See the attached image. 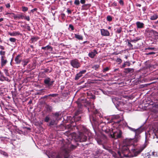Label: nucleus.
<instances>
[{
  "label": "nucleus",
  "instance_id": "nucleus-23",
  "mask_svg": "<svg viewBox=\"0 0 158 158\" xmlns=\"http://www.w3.org/2000/svg\"><path fill=\"white\" fill-rule=\"evenodd\" d=\"M130 63L129 62L126 61L124 62L123 64L122 65L121 67L122 68H123L126 67V65H127L128 66H129L130 65Z\"/></svg>",
  "mask_w": 158,
  "mask_h": 158
},
{
  "label": "nucleus",
  "instance_id": "nucleus-18",
  "mask_svg": "<svg viewBox=\"0 0 158 158\" xmlns=\"http://www.w3.org/2000/svg\"><path fill=\"white\" fill-rule=\"evenodd\" d=\"M124 72L126 73H127L130 72H134V69L131 68H126L124 69Z\"/></svg>",
  "mask_w": 158,
  "mask_h": 158
},
{
  "label": "nucleus",
  "instance_id": "nucleus-27",
  "mask_svg": "<svg viewBox=\"0 0 158 158\" xmlns=\"http://www.w3.org/2000/svg\"><path fill=\"white\" fill-rule=\"evenodd\" d=\"M75 121H78L81 119V116H73Z\"/></svg>",
  "mask_w": 158,
  "mask_h": 158
},
{
  "label": "nucleus",
  "instance_id": "nucleus-35",
  "mask_svg": "<svg viewBox=\"0 0 158 158\" xmlns=\"http://www.w3.org/2000/svg\"><path fill=\"white\" fill-rule=\"evenodd\" d=\"M99 67V65L98 64H96L94 65L93 67L92 68L94 69L95 70H96Z\"/></svg>",
  "mask_w": 158,
  "mask_h": 158
},
{
  "label": "nucleus",
  "instance_id": "nucleus-45",
  "mask_svg": "<svg viewBox=\"0 0 158 158\" xmlns=\"http://www.w3.org/2000/svg\"><path fill=\"white\" fill-rule=\"evenodd\" d=\"M97 143L99 144L102 143V141L100 139H97Z\"/></svg>",
  "mask_w": 158,
  "mask_h": 158
},
{
  "label": "nucleus",
  "instance_id": "nucleus-40",
  "mask_svg": "<svg viewBox=\"0 0 158 158\" xmlns=\"http://www.w3.org/2000/svg\"><path fill=\"white\" fill-rule=\"evenodd\" d=\"M46 48L48 50V49H50V51H52L53 48H52L51 46H49V45H48L46 46Z\"/></svg>",
  "mask_w": 158,
  "mask_h": 158
},
{
  "label": "nucleus",
  "instance_id": "nucleus-37",
  "mask_svg": "<svg viewBox=\"0 0 158 158\" xmlns=\"http://www.w3.org/2000/svg\"><path fill=\"white\" fill-rule=\"evenodd\" d=\"M4 71L5 73V74H6V75L7 76H9V73L8 72V70L7 69H5L4 70Z\"/></svg>",
  "mask_w": 158,
  "mask_h": 158
},
{
  "label": "nucleus",
  "instance_id": "nucleus-63",
  "mask_svg": "<svg viewBox=\"0 0 158 158\" xmlns=\"http://www.w3.org/2000/svg\"><path fill=\"white\" fill-rule=\"evenodd\" d=\"M119 116L118 115H116L115 116V118L116 119L118 118H119Z\"/></svg>",
  "mask_w": 158,
  "mask_h": 158
},
{
  "label": "nucleus",
  "instance_id": "nucleus-15",
  "mask_svg": "<svg viewBox=\"0 0 158 158\" xmlns=\"http://www.w3.org/2000/svg\"><path fill=\"white\" fill-rule=\"evenodd\" d=\"M5 57L4 56H2L1 58V66L3 67L4 66L7 62V61L6 59H5Z\"/></svg>",
  "mask_w": 158,
  "mask_h": 158
},
{
  "label": "nucleus",
  "instance_id": "nucleus-24",
  "mask_svg": "<svg viewBox=\"0 0 158 158\" xmlns=\"http://www.w3.org/2000/svg\"><path fill=\"white\" fill-rule=\"evenodd\" d=\"M52 69L50 68L49 69H44V73H50L52 71Z\"/></svg>",
  "mask_w": 158,
  "mask_h": 158
},
{
  "label": "nucleus",
  "instance_id": "nucleus-52",
  "mask_svg": "<svg viewBox=\"0 0 158 158\" xmlns=\"http://www.w3.org/2000/svg\"><path fill=\"white\" fill-rule=\"evenodd\" d=\"M119 3L122 5H123L124 4L122 0H120L119 1Z\"/></svg>",
  "mask_w": 158,
  "mask_h": 158
},
{
  "label": "nucleus",
  "instance_id": "nucleus-14",
  "mask_svg": "<svg viewBox=\"0 0 158 158\" xmlns=\"http://www.w3.org/2000/svg\"><path fill=\"white\" fill-rule=\"evenodd\" d=\"M0 80L1 81H9L8 78L6 77H4L2 73L1 72H0Z\"/></svg>",
  "mask_w": 158,
  "mask_h": 158
},
{
  "label": "nucleus",
  "instance_id": "nucleus-29",
  "mask_svg": "<svg viewBox=\"0 0 158 158\" xmlns=\"http://www.w3.org/2000/svg\"><path fill=\"white\" fill-rule=\"evenodd\" d=\"M0 153L6 156H8V155L6 152L4 151H3L1 150H0Z\"/></svg>",
  "mask_w": 158,
  "mask_h": 158
},
{
  "label": "nucleus",
  "instance_id": "nucleus-7",
  "mask_svg": "<svg viewBox=\"0 0 158 158\" xmlns=\"http://www.w3.org/2000/svg\"><path fill=\"white\" fill-rule=\"evenodd\" d=\"M54 81H51V79L49 77L45 78L44 81V83L48 87H49L52 85Z\"/></svg>",
  "mask_w": 158,
  "mask_h": 158
},
{
  "label": "nucleus",
  "instance_id": "nucleus-60",
  "mask_svg": "<svg viewBox=\"0 0 158 158\" xmlns=\"http://www.w3.org/2000/svg\"><path fill=\"white\" fill-rule=\"evenodd\" d=\"M136 6H139V7H141V4H138V3H136Z\"/></svg>",
  "mask_w": 158,
  "mask_h": 158
},
{
  "label": "nucleus",
  "instance_id": "nucleus-36",
  "mask_svg": "<svg viewBox=\"0 0 158 158\" xmlns=\"http://www.w3.org/2000/svg\"><path fill=\"white\" fill-rule=\"evenodd\" d=\"M58 95V94H50L48 95V97L51 96L52 97H56Z\"/></svg>",
  "mask_w": 158,
  "mask_h": 158
},
{
  "label": "nucleus",
  "instance_id": "nucleus-9",
  "mask_svg": "<svg viewBox=\"0 0 158 158\" xmlns=\"http://www.w3.org/2000/svg\"><path fill=\"white\" fill-rule=\"evenodd\" d=\"M122 134L120 131H119V133L117 132H114L112 134H111V137L114 139H117L118 138H120L121 137Z\"/></svg>",
  "mask_w": 158,
  "mask_h": 158
},
{
  "label": "nucleus",
  "instance_id": "nucleus-3",
  "mask_svg": "<svg viewBox=\"0 0 158 158\" xmlns=\"http://www.w3.org/2000/svg\"><path fill=\"white\" fill-rule=\"evenodd\" d=\"M126 126H127L129 130L135 133V139H131L130 140L131 143V144H133V143H136L138 141V139L139 137V135L143 132V130L141 128L137 129L132 128L128 126L127 123H126Z\"/></svg>",
  "mask_w": 158,
  "mask_h": 158
},
{
  "label": "nucleus",
  "instance_id": "nucleus-50",
  "mask_svg": "<svg viewBox=\"0 0 158 158\" xmlns=\"http://www.w3.org/2000/svg\"><path fill=\"white\" fill-rule=\"evenodd\" d=\"M155 54V53L154 52H149L148 53H145V55H152L153 54Z\"/></svg>",
  "mask_w": 158,
  "mask_h": 158
},
{
  "label": "nucleus",
  "instance_id": "nucleus-20",
  "mask_svg": "<svg viewBox=\"0 0 158 158\" xmlns=\"http://www.w3.org/2000/svg\"><path fill=\"white\" fill-rule=\"evenodd\" d=\"M56 124V121L54 119L51 120L50 122L48 123V125L51 126L52 125H54Z\"/></svg>",
  "mask_w": 158,
  "mask_h": 158
},
{
  "label": "nucleus",
  "instance_id": "nucleus-49",
  "mask_svg": "<svg viewBox=\"0 0 158 158\" xmlns=\"http://www.w3.org/2000/svg\"><path fill=\"white\" fill-rule=\"evenodd\" d=\"M116 61L117 62H119L120 63L122 62L121 59L119 58H117Z\"/></svg>",
  "mask_w": 158,
  "mask_h": 158
},
{
  "label": "nucleus",
  "instance_id": "nucleus-48",
  "mask_svg": "<svg viewBox=\"0 0 158 158\" xmlns=\"http://www.w3.org/2000/svg\"><path fill=\"white\" fill-rule=\"evenodd\" d=\"M131 42L130 41H128V46L130 47V48H132L133 47V45H132L131 43H130Z\"/></svg>",
  "mask_w": 158,
  "mask_h": 158
},
{
  "label": "nucleus",
  "instance_id": "nucleus-32",
  "mask_svg": "<svg viewBox=\"0 0 158 158\" xmlns=\"http://www.w3.org/2000/svg\"><path fill=\"white\" fill-rule=\"evenodd\" d=\"M50 120V118L48 116H46L44 119V121L46 122H48Z\"/></svg>",
  "mask_w": 158,
  "mask_h": 158
},
{
  "label": "nucleus",
  "instance_id": "nucleus-55",
  "mask_svg": "<svg viewBox=\"0 0 158 158\" xmlns=\"http://www.w3.org/2000/svg\"><path fill=\"white\" fill-rule=\"evenodd\" d=\"M37 10V8H34V9H32V10H31V12L32 13H34V12L35 11H36V10Z\"/></svg>",
  "mask_w": 158,
  "mask_h": 158
},
{
  "label": "nucleus",
  "instance_id": "nucleus-31",
  "mask_svg": "<svg viewBox=\"0 0 158 158\" xmlns=\"http://www.w3.org/2000/svg\"><path fill=\"white\" fill-rule=\"evenodd\" d=\"M81 113V110H77L76 111L75 114V115L74 116H78V115L80 114Z\"/></svg>",
  "mask_w": 158,
  "mask_h": 158
},
{
  "label": "nucleus",
  "instance_id": "nucleus-62",
  "mask_svg": "<svg viewBox=\"0 0 158 158\" xmlns=\"http://www.w3.org/2000/svg\"><path fill=\"white\" fill-rule=\"evenodd\" d=\"M67 12H68V13H69V14H71V10L68 9L67 10Z\"/></svg>",
  "mask_w": 158,
  "mask_h": 158
},
{
  "label": "nucleus",
  "instance_id": "nucleus-1",
  "mask_svg": "<svg viewBox=\"0 0 158 158\" xmlns=\"http://www.w3.org/2000/svg\"><path fill=\"white\" fill-rule=\"evenodd\" d=\"M130 145H131L123 146L121 149V152L124 156L126 157H133L137 156L146 148L145 144L143 145L140 146H138L134 148H131V146H135V145L134 143L131 144L130 141Z\"/></svg>",
  "mask_w": 158,
  "mask_h": 158
},
{
  "label": "nucleus",
  "instance_id": "nucleus-51",
  "mask_svg": "<svg viewBox=\"0 0 158 158\" xmlns=\"http://www.w3.org/2000/svg\"><path fill=\"white\" fill-rule=\"evenodd\" d=\"M69 27L70 28L72 31L74 30V27L71 24H70L69 25Z\"/></svg>",
  "mask_w": 158,
  "mask_h": 158
},
{
  "label": "nucleus",
  "instance_id": "nucleus-5",
  "mask_svg": "<svg viewBox=\"0 0 158 158\" xmlns=\"http://www.w3.org/2000/svg\"><path fill=\"white\" fill-rule=\"evenodd\" d=\"M76 139L77 141L84 142L87 139V136L82 132H79L78 135L76 136Z\"/></svg>",
  "mask_w": 158,
  "mask_h": 158
},
{
  "label": "nucleus",
  "instance_id": "nucleus-4",
  "mask_svg": "<svg viewBox=\"0 0 158 158\" xmlns=\"http://www.w3.org/2000/svg\"><path fill=\"white\" fill-rule=\"evenodd\" d=\"M101 114L98 112L97 110H96L94 113L93 115L90 116V120L91 122H93L95 125H98L99 124V120L98 119V116L101 117Z\"/></svg>",
  "mask_w": 158,
  "mask_h": 158
},
{
  "label": "nucleus",
  "instance_id": "nucleus-16",
  "mask_svg": "<svg viewBox=\"0 0 158 158\" xmlns=\"http://www.w3.org/2000/svg\"><path fill=\"white\" fill-rule=\"evenodd\" d=\"M9 34L12 36H16L17 35H22V34L20 33L19 31H14L13 32L9 33Z\"/></svg>",
  "mask_w": 158,
  "mask_h": 158
},
{
  "label": "nucleus",
  "instance_id": "nucleus-2",
  "mask_svg": "<svg viewBox=\"0 0 158 158\" xmlns=\"http://www.w3.org/2000/svg\"><path fill=\"white\" fill-rule=\"evenodd\" d=\"M75 147L70 144L63 143L61 148V152L57 155H52L49 156V158H69V153Z\"/></svg>",
  "mask_w": 158,
  "mask_h": 158
},
{
  "label": "nucleus",
  "instance_id": "nucleus-33",
  "mask_svg": "<svg viewBox=\"0 0 158 158\" xmlns=\"http://www.w3.org/2000/svg\"><path fill=\"white\" fill-rule=\"evenodd\" d=\"M25 28L29 31H30L31 30L30 27L28 25L26 24V26L25 27Z\"/></svg>",
  "mask_w": 158,
  "mask_h": 158
},
{
  "label": "nucleus",
  "instance_id": "nucleus-39",
  "mask_svg": "<svg viewBox=\"0 0 158 158\" xmlns=\"http://www.w3.org/2000/svg\"><path fill=\"white\" fill-rule=\"evenodd\" d=\"M22 10L23 11H26L28 10V8L27 7L23 6L22 7Z\"/></svg>",
  "mask_w": 158,
  "mask_h": 158
},
{
  "label": "nucleus",
  "instance_id": "nucleus-58",
  "mask_svg": "<svg viewBox=\"0 0 158 158\" xmlns=\"http://www.w3.org/2000/svg\"><path fill=\"white\" fill-rule=\"evenodd\" d=\"M138 40H131L130 41L131 42H135V41H137Z\"/></svg>",
  "mask_w": 158,
  "mask_h": 158
},
{
  "label": "nucleus",
  "instance_id": "nucleus-43",
  "mask_svg": "<svg viewBox=\"0 0 158 158\" xmlns=\"http://www.w3.org/2000/svg\"><path fill=\"white\" fill-rule=\"evenodd\" d=\"M86 72V70H84L80 71L79 73L82 75V74L85 73Z\"/></svg>",
  "mask_w": 158,
  "mask_h": 158
},
{
  "label": "nucleus",
  "instance_id": "nucleus-34",
  "mask_svg": "<svg viewBox=\"0 0 158 158\" xmlns=\"http://www.w3.org/2000/svg\"><path fill=\"white\" fill-rule=\"evenodd\" d=\"M10 41L12 42H15L16 40V39L13 38H10L9 39Z\"/></svg>",
  "mask_w": 158,
  "mask_h": 158
},
{
  "label": "nucleus",
  "instance_id": "nucleus-61",
  "mask_svg": "<svg viewBox=\"0 0 158 158\" xmlns=\"http://www.w3.org/2000/svg\"><path fill=\"white\" fill-rule=\"evenodd\" d=\"M51 9L52 10H54L55 9H56V8L55 6H52L51 7Z\"/></svg>",
  "mask_w": 158,
  "mask_h": 158
},
{
  "label": "nucleus",
  "instance_id": "nucleus-17",
  "mask_svg": "<svg viewBox=\"0 0 158 158\" xmlns=\"http://www.w3.org/2000/svg\"><path fill=\"white\" fill-rule=\"evenodd\" d=\"M112 101L115 105L116 106V107L117 108V106L116 105H118V98L116 97H113L112 98Z\"/></svg>",
  "mask_w": 158,
  "mask_h": 158
},
{
  "label": "nucleus",
  "instance_id": "nucleus-22",
  "mask_svg": "<svg viewBox=\"0 0 158 158\" xmlns=\"http://www.w3.org/2000/svg\"><path fill=\"white\" fill-rule=\"evenodd\" d=\"M157 18H158V15L156 14H155L151 16L150 19L151 20H155Z\"/></svg>",
  "mask_w": 158,
  "mask_h": 158
},
{
  "label": "nucleus",
  "instance_id": "nucleus-10",
  "mask_svg": "<svg viewBox=\"0 0 158 158\" xmlns=\"http://www.w3.org/2000/svg\"><path fill=\"white\" fill-rule=\"evenodd\" d=\"M101 34L102 35L104 36H109L110 35V33L109 31L107 30L104 29H101L100 30Z\"/></svg>",
  "mask_w": 158,
  "mask_h": 158
},
{
  "label": "nucleus",
  "instance_id": "nucleus-42",
  "mask_svg": "<svg viewBox=\"0 0 158 158\" xmlns=\"http://www.w3.org/2000/svg\"><path fill=\"white\" fill-rule=\"evenodd\" d=\"M74 3L76 5H79L80 4V2L79 0H75Z\"/></svg>",
  "mask_w": 158,
  "mask_h": 158
},
{
  "label": "nucleus",
  "instance_id": "nucleus-30",
  "mask_svg": "<svg viewBox=\"0 0 158 158\" xmlns=\"http://www.w3.org/2000/svg\"><path fill=\"white\" fill-rule=\"evenodd\" d=\"M122 27H120L119 28H117V30L116 31V32L118 33H120L122 31Z\"/></svg>",
  "mask_w": 158,
  "mask_h": 158
},
{
  "label": "nucleus",
  "instance_id": "nucleus-21",
  "mask_svg": "<svg viewBox=\"0 0 158 158\" xmlns=\"http://www.w3.org/2000/svg\"><path fill=\"white\" fill-rule=\"evenodd\" d=\"M39 39V38L37 37H33L31 38V41L32 43H34L36 41Z\"/></svg>",
  "mask_w": 158,
  "mask_h": 158
},
{
  "label": "nucleus",
  "instance_id": "nucleus-59",
  "mask_svg": "<svg viewBox=\"0 0 158 158\" xmlns=\"http://www.w3.org/2000/svg\"><path fill=\"white\" fill-rule=\"evenodd\" d=\"M0 48L2 50H4L5 49V48L3 46H1V45H0Z\"/></svg>",
  "mask_w": 158,
  "mask_h": 158
},
{
  "label": "nucleus",
  "instance_id": "nucleus-64",
  "mask_svg": "<svg viewBox=\"0 0 158 158\" xmlns=\"http://www.w3.org/2000/svg\"><path fill=\"white\" fill-rule=\"evenodd\" d=\"M118 154L119 155V156H120V157H121V153L120 152H118Z\"/></svg>",
  "mask_w": 158,
  "mask_h": 158
},
{
  "label": "nucleus",
  "instance_id": "nucleus-38",
  "mask_svg": "<svg viewBox=\"0 0 158 158\" xmlns=\"http://www.w3.org/2000/svg\"><path fill=\"white\" fill-rule=\"evenodd\" d=\"M107 19L109 21H111L112 20V18L110 16H108L107 17Z\"/></svg>",
  "mask_w": 158,
  "mask_h": 158
},
{
  "label": "nucleus",
  "instance_id": "nucleus-26",
  "mask_svg": "<svg viewBox=\"0 0 158 158\" xmlns=\"http://www.w3.org/2000/svg\"><path fill=\"white\" fill-rule=\"evenodd\" d=\"M54 115L55 116L56 120H57L58 117L61 115V114L59 112H56L54 114Z\"/></svg>",
  "mask_w": 158,
  "mask_h": 158
},
{
  "label": "nucleus",
  "instance_id": "nucleus-53",
  "mask_svg": "<svg viewBox=\"0 0 158 158\" xmlns=\"http://www.w3.org/2000/svg\"><path fill=\"white\" fill-rule=\"evenodd\" d=\"M109 70V69L108 67H106L103 69V72H105Z\"/></svg>",
  "mask_w": 158,
  "mask_h": 158
},
{
  "label": "nucleus",
  "instance_id": "nucleus-56",
  "mask_svg": "<svg viewBox=\"0 0 158 158\" xmlns=\"http://www.w3.org/2000/svg\"><path fill=\"white\" fill-rule=\"evenodd\" d=\"M152 155L154 156H156L157 153L155 152H153L152 153Z\"/></svg>",
  "mask_w": 158,
  "mask_h": 158
},
{
  "label": "nucleus",
  "instance_id": "nucleus-13",
  "mask_svg": "<svg viewBox=\"0 0 158 158\" xmlns=\"http://www.w3.org/2000/svg\"><path fill=\"white\" fill-rule=\"evenodd\" d=\"M136 24L137 28L141 29L144 27V24L143 23L138 21L136 23Z\"/></svg>",
  "mask_w": 158,
  "mask_h": 158
},
{
  "label": "nucleus",
  "instance_id": "nucleus-6",
  "mask_svg": "<svg viewBox=\"0 0 158 158\" xmlns=\"http://www.w3.org/2000/svg\"><path fill=\"white\" fill-rule=\"evenodd\" d=\"M71 65L74 68L78 69L80 67V64L77 59H73L70 61Z\"/></svg>",
  "mask_w": 158,
  "mask_h": 158
},
{
  "label": "nucleus",
  "instance_id": "nucleus-8",
  "mask_svg": "<svg viewBox=\"0 0 158 158\" xmlns=\"http://www.w3.org/2000/svg\"><path fill=\"white\" fill-rule=\"evenodd\" d=\"M98 53L96 49H94L93 51L90 52L88 54V56L91 58H94L96 56V54Z\"/></svg>",
  "mask_w": 158,
  "mask_h": 158
},
{
  "label": "nucleus",
  "instance_id": "nucleus-44",
  "mask_svg": "<svg viewBox=\"0 0 158 158\" xmlns=\"http://www.w3.org/2000/svg\"><path fill=\"white\" fill-rule=\"evenodd\" d=\"M44 92V89H42L40 90L37 93V94H42V92Z\"/></svg>",
  "mask_w": 158,
  "mask_h": 158
},
{
  "label": "nucleus",
  "instance_id": "nucleus-25",
  "mask_svg": "<svg viewBox=\"0 0 158 158\" xmlns=\"http://www.w3.org/2000/svg\"><path fill=\"white\" fill-rule=\"evenodd\" d=\"M82 76V75L79 73L76 74L75 77V80H78L80 77H81Z\"/></svg>",
  "mask_w": 158,
  "mask_h": 158
},
{
  "label": "nucleus",
  "instance_id": "nucleus-12",
  "mask_svg": "<svg viewBox=\"0 0 158 158\" xmlns=\"http://www.w3.org/2000/svg\"><path fill=\"white\" fill-rule=\"evenodd\" d=\"M8 14L13 15H14L13 17H14V19H23V18L24 17V16L22 14H18L17 15H15V14L12 13H7V14Z\"/></svg>",
  "mask_w": 158,
  "mask_h": 158
},
{
  "label": "nucleus",
  "instance_id": "nucleus-47",
  "mask_svg": "<svg viewBox=\"0 0 158 158\" xmlns=\"http://www.w3.org/2000/svg\"><path fill=\"white\" fill-rule=\"evenodd\" d=\"M5 54V51H0V54L2 56H4Z\"/></svg>",
  "mask_w": 158,
  "mask_h": 158
},
{
  "label": "nucleus",
  "instance_id": "nucleus-41",
  "mask_svg": "<svg viewBox=\"0 0 158 158\" xmlns=\"http://www.w3.org/2000/svg\"><path fill=\"white\" fill-rule=\"evenodd\" d=\"M155 48H151V47H148V48H145V50H155Z\"/></svg>",
  "mask_w": 158,
  "mask_h": 158
},
{
  "label": "nucleus",
  "instance_id": "nucleus-46",
  "mask_svg": "<svg viewBox=\"0 0 158 158\" xmlns=\"http://www.w3.org/2000/svg\"><path fill=\"white\" fill-rule=\"evenodd\" d=\"M23 19H26V20H27L28 21H29L30 19V17L29 16H24V17L23 18Z\"/></svg>",
  "mask_w": 158,
  "mask_h": 158
},
{
  "label": "nucleus",
  "instance_id": "nucleus-11",
  "mask_svg": "<svg viewBox=\"0 0 158 158\" xmlns=\"http://www.w3.org/2000/svg\"><path fill=\"white\" fill-rule=\"evenodd\" d=\"M22 58L21 55H17L15 59V64H19L22 61Z\"/></svg>",
  "mask_w": 158,
  "mask_h": 158
},
{
  "label": "nucleus",
  "instance_id": "nucleus-19",
  "mask_svg": "<svg viewBox=\"0 0 158 158\" xmlns=\"http://www.w3.org/2000/svg\"><path fill=\"white\" fill-rule=\"evenodd\" d=\"M74 35L75 38L77 39L80 40H83V37L82 35L77 34H75Z\"/></svg>",
  "mask_w": 158,
  "mask_h": 158
},
{
  "label": "nucleus",
  "instance_id": "nucleus-28",
  "mask_svg": "<svg viewBox=\"0 0 158 158\" xmlns=\"http://www.w3.org/2000/svg\"><path fill=\"white\" fill-rule=\"evenodd\" d=\"M29 62V60L28 59H26L24 60L23 61V63H24L23 64V66H25L27 65V63Z\"/></svg>",
  "mask_w": 158,
  "mask_h": 158
},
{
  "label": "nucleus",
  "instance_id": "nucleus-54",
  "mask_svg": "<svg viewBox=\"0 0 158 158\" xmlns=\"http://www.w3.org/2000/svg\"><path fill=\"white\" fill-rule=\"evenodd\" d=\"M6 7L9 8L10 7V5L9 3H7L6 5Z\"/></svg>",
  "mask_w": 158,
  "mask_h": 158
},
{
  "label": "nucleus",
  "instance_id": "nucleus-57",
  "mask_svg": "<svg viewBox=\"0 0 158 158\" xmlns=\"http://www.w3.org/2000/svg\"><path fill=\"white\" fill-rule=\"evenodd\" d=\"M81 3L82 4H84L85 2V0H81Z\"/></svg>",
  "mask_w": 158,
  "mask_h": 158
}]
</instances>
